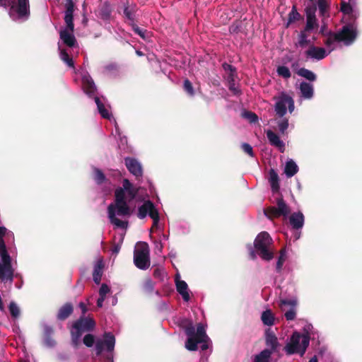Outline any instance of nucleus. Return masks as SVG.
<instances>
[{
  "label": "nucleus",
  "mask_w": 362,
  "mask_h": 362,
  "mask_svg": "<svg viewBox=\"0 0 362 362\" xmlns=\"http://www.w3.org/2000/svg\"><path fill=\"white\" fill-rule=\"evenodd\" d=\"M95 340L93 335L90 334H86L83 338V343L88 347H91L93 346Z\"/></svg>",
  "instance_id": "79ce46f5"
},
{
  "label": "nucleus",
  "mask_w": 362,
  "mask_h": 362,
  "mask_svg": "<svg viewBox=\"0 0 362 362\" xmlns=\"http://www.w3.org/2000/svg\"><path fill=\"white\" fill-rule=\"evenodd\" d=\"M242 149L244 151V152L247 153L250 156H251V157L254 156L252 147L250 144H246V143L243 144Z\"/></svg>",
  "instance_id": "09e8293b"
},
{
  "label": "nucleus",
  "mask_w": 362,
  "mask_h": 362,
  "mask_svg": "<svg viewBox=\"0 0 362 362\" xmlns=\"http://www.w3.org/2000/svg\"><path fill=\"white\" fill-rule=\"evenodd\" d=\"M13 233L0 226V281L3 283L11 284L13 279L14 268L9 255L13 251L11 248H7L6 246V244H13Z\"/></svg>",
  "instance_id": "7ed1b4c3"
},
{
  "label": "nucleus",
  "mask_w": 362,
  "mask_h": 362,
  "mask_svg": "<svg viewBox=\"0 0 362 362\" xmlns=\"http://www.w3.org/2000/svg\"><path fill=\"white\" fill-rule=\"evenodd\" d=\"M308 33L310 32L305 31V30L304 29L299 34L298 45L302 47L307 46L310 42V40L308 38Z\"/></svg>",
  "instance_id": "f704fd0d"
},
{
  "label": "nucleus",
  "mask_w": 362,
  "mask_h": 362,
  "mask_svg": "<svg viewBox=\"0 0 362 362\" xmlns=\"http://www.w3.org/2000/svg\"><path fill=\"white\" fill-rule=\"evenodd\" d=\"M45 343L47 346H52L54 345V341L49 337H47L45 338Z\"/></svg>",
  "instance_id": "6e6d98bb"
},
{
  "label": "nucleus",
  "mask_w": 362,
  "mask_h": 362,
  "mask_svg": "<svg viewBox=\"0 0 362 362\" xmlns=\"http://www.w3.org/2000/svg\"><path fill=\"white\" fill-rule=\"evenodd\" d=\"M298 74L310 81H314L316 79V75L311 71L301 68L298 71Z\"/></svg>",
  "instance_id": "72a5a7b5"
},
{
  "label": "nucleus",
  "mask_w": 362,
  "mask_h": 362,
  "mask_svg": "<svg viewBox=\"0 0 362 362\" xmlns=\"http://www.w3.org/2000/svg\"><path fill=\"white\" fill-rule=\"evenodd\" d=\"M45 333L47 335V337H49L52 333V329L49 326L45 327Z\"/></svg>",
  "instance_id": "bf43d9fd"
},
{
  "label": "nucleus",
  "mask_w": 362,
  "mask_h": 362,
  "mask_svg": "<svg viewBox=\"0 0 362 362\" xmlns=\"http://www.w3.org/2000/svg\"><path fill=\"white\" fill-rule=\"evenodd\" d=\"M223 66L226 71H230L228 76H230L231 74H233L234 76L235 70L233 69L232 66L227 64H224L223 65Z\"/></svg>",
  "instance_id": "5fc2aeb1"
},
{
  "label": "nucleus",
  "mask_w": 362,
  "mask_h": 362,
  "mask_svg": "<svg viewBox=\"0 0 362 362\" xmlns=\"http://www.w3.org/2000/svg\"><path fill=\"white\" fill-rule=\"evenodd\" d=\"M272 240L267 232L260 233L255 240V248L260 257L264 260H270L273 252L270 250Z\"/></svg>",
  "instance_id": "9d476101"
},
{
  "label": "nucleus",
  "mask_w": 362,
  "mask_h": 362,
  "mask_svg": "<svg viewBox=\"0 0 362 362\" xmlns=\"http://www.w3.org/2000/svg\"><path fill=\"white\" fill-rule=\"evenodd\" d=\"M272 351L268 349H264L259 354L255 356L253 362H269Z\"/></svg>",
  "instance_id": "c756f323"
},
{
  "label": "nucleus",
  "mask_w": 362,
  "mask_h": 362,
  "mask_svg": "<svg viewBox=\"0 0 362 362\" xmlns=\"http://www.w3.org/2000/svg\"><path fill=\"white\" fill-rule=\"evenodd\" d=\"M117 303V298L116 296H113L112 299V305H115Z\"/></svg>",
  "instance_id": "0e129e2a"
},
{
  "label": "nucleus",
  "mask_w": 362,
  "mask_h": 362,
  "mask_svg": "<svg viewBox=\"0 0 362 362\" xmlns=\"http://www.w3.org/2000/svg\"><path fill=\"white\" fill-rule=\"evenodd\" d=\"M261 320L264 325L272 326L275 322V316L270 309L262 312Z\"/></svg>",
  "instance_id": "cd10ccee"
},
{
  "label": "nucleus",
  "mask_w": 362,
  "mask_h": 362,
  "mask_svg": "<svg viewBox=\"0 0 362 362\" xmlns=\"http://www.w3.org/2000/svg\"><path fill=\"white\" fill-rule=\"evenodd\" d=\"M313 329V326L310 324H307L305 325L303 330L304 332L303 334H306L310 337V332Z\"/></svg>",
  "instance_id": "864d4df0"
},
{
  "label": "nucleus",
  "mask_w": 362,
  "mask_h": 362,
  "mask_svg": "<svg viewBox=\"0 0 362 362\" xmlns=\"http://www.w3.org/2000/svg\"><path fill=\"white\" fill-rule=\"evenodd\" d=\"M115 339L111 333H105L101 338H98L95 341V351L97 355L102 354L105 351V358L112 360L113 358L112 351L115 348Z\"/></svg>",
  "instance_id": "f8f14e48"
},
{
  "label": "nucleus",
  "mask_w": 362,
  "mask_h": 362,
  "mask_svg": "<svg viewBox=\"0 0 362 362\" xmlns=\"http://www.w3.org/2000/svg\"><path fill=\"white\" fill-rule=\"evenodd\" d=\"M341 11L343 13L342 21L344 25L337 34H331L327 37L325 44L328 52L322 47L310 46L305 52L307 57L321 60L336 48L337 42H342L344 45H349L355 40L357 36L355 21L358 17L359 12L356 8L344 1L341 2Z\"/></svg>",
  "instance_id": "f257e3e1"
},
{
  "label": "nucleus",
  "mask_w": 362,
  "mask_h": 362,
  "mask_svg": "<svg viewBox=\"0 0 362 362\" xmlns=\"http://www.w3.org/2000/svg\"><path fill=\"white\" fill-rule=\"evenodd\" d=\"M100 15L103 18L107 19L110 15V8L107 3H105L104 8L101 10Z\"/></svg>",
  "instance_id": "c03bdc74"
},
{
  "label": "nucleus",
  "mask_w": 362,
  "mask_h": 362,
  "mask_svg": "<svg viewBox=\"0 0 362 362\" xmlns=\"http://www.w3.org/2000/svg\"><path fill=\"white\" fill-rule=\"evenodd\" d=\"M175 281L177 292L185 302H188L190 299V296L187 283L180 279L179 274H176Z\"/></svg>",
  "instance_id": "a211bd4d"
},
{
  "label": "nucleus",
  "mask_w": 362,
  "mask_h": 362,
  "mask_svg": "<svg viewBox=\"0 0 362 362\" xmlns=\"http://www.w3.org/2000/svg\"><path fill=\"white\" fill-rule=\"evenodd\" d=\"M80 76L81 78L82 88L84 93L88 95L90 98H94L95 102L97 105L98 110L100 115L105 119H107L110 122L115 123V132L119 134V128L116 120L113 117L112 113L110 111V107L105 106L100 99L96 95V86L89 75V74L84 71L81 70L80 71Z\"/></svg>",
  "instance_id": "20e7f679"
},
{
  "label": "nucleus",
  "mask_w": 362,
  "mask_h": 362,
  "mask_svg": "<svg viewBox=\"0 0 362 362\" xmlns=\"http://www.w3.org/2000/svg\"><path fill=\"white\" fill-rule=\"evenodd\" d=\"M309 362H318L317 358L316 356L311 358L309 361Z\"/></svg>",
  "instance_id": "69168bd1"
},
{
  "label": "nucleus",
  "mask_w": 362,
  "mask_h": 362,
  "mask_svg": "<svg viewBox=\"0 0 362 362\" xmlns=\"http://www.w3.org/2000/svg\"><path fill=\"white\" fill-rule=\"evenodd\" d=\"M276 103L274 105V110L277 115L279 117H284L288 110L290 113L294 111V101L291 96L288 94L282 92L279 95L274 97Z\"/></svg>",
  "instance_id": "ddd939ff"
},
{
  "label": "nucleus",
  "mask_w": 362,
  "mask_h": 362,
  "mask_svg": "<svg viewBox=\"0 0 362 362\" xmlns=\"http://www.w3.org/2000/svg\"><path fill=\"white\" fill-rule=\"evenodd\" d=\"M278 127L281 133L284 134L288 127V121L287 119H282L278 122Z\"/></svg>",
  "instance_id": "37998d69"
},
{
  "label": "nucleus",
  "mask_w": 362,
  "mask_h": 362,
  "mask_svg": "<svg viewBox=\"0 0 362 362\" xmlns=\"http://www.w3.org/2000/svg\"><path fill=\"white\" fill-rule=\"evenodd\" d=\"M243 115L252 123L257 122L258 119L257 116L255 113L250 112H245Z\"/></svg>",
  "instance_id": "de8ad7c7"
},
{
  "label": "nucleus",
  "mask_w": 362,
  "mask_h": 362,
  "mask_svg": "<svg viewBox=\"0 0 362 362\" xmlns=\"http://www.w3.org/2000/svg\"><path fill=\"white\" fill-rule=\"evenodd\" d=\"M298 171V167L296 162H294L292 159L288 160L284 168V173L286 174V177H291L296 175Z\"/></svg>",
  "instance_id": "393cba45"
},
{
  "label": "nucleus",
  "mask_w": 362,
  "mask_h": 362,
  "mask_svg": "<svg viewBox=\"0 0 362 362\" xmlns=\"http://www.w3.org/2000/svg\"><path fill=\"white\" fill-rule=\"evenodd\" d=\"M95 325L94 320L91 318L81 317L76 321L71 328L73 345L77 346L80 344L82 334L93 329Z\"/></svg>",
  "instance_id": "1a4fd4ad"
},
{
  "label": "nucleus",
  "mask_w": 362,
  "mask_h": 362,
  "mask_svg": "<svg viewBox=\"0 0 362 362\" xmlns=\"http://www.w3.org/2000/svg\"><path fill=\"white\" fill-rule=\"evenodd\" d=\"M276 71L279 76L284 78H288L291 77V71L287 66H279L277 67Z\"/></svg>",
  "instance_id": "c9c22d12"
},
{
  "label": "nucleus",
  "mask_w": 362,
  "mask_h": 362,
  "mask_svg": "<svg viewBox=\"0 0 362 362\" xmlns=\"http://www.w3.org/2000/svg\"><path fill=\"white\" fill-rule=\"evenodd\" d=\"M137 191L127 179L123 180L122 187L115 190V201L109 205L107 214L110 223L116 228L124 230L127 228V221L122 218L130 215L127 201L133 199Z\"/></svg>",
  "instance_id": "f03ea898"
},
{
  "label": "nucleus",
  "mask_w": 362,
  "mask_h": 362,
  "mask_svg": "<svg viewBox=\"0 0 362 362\" xmlns=\"http://www.w3.org/2000/svg\"><path fill=\"white\" fill-rule=\"evenodd\" d=\"M266 344L269 348V350L272 351V353L276 351L279 345L276 337L269 330L266 332Z\"/></svg>",
  "instance_id": "5701e85b"
},
{
  "label": "nucleus",
  "mask_w": 362,
  "mask_h": 362,
  "mask_svg": "<svg viewBox=\"0 0 362 362\" xmlns=\"http://www.w3.org/2000/svg\"><path fill=\"white\" fill-rule=\"evenodd\" d=\"M124 13L125 14V16L128 18H131V13L130 12L128 11V8H124Z\"/></svg>",
  "instance_id": "680f3d73"
},
{
  "label": "nucleus",
  "mask_w": 362,
  "mask_h": 362,
  "mask_svg": "<svg viewBox=\"0 0 362 362\" xmlns=\"http://www.w3.org/2000/svg\"><path fill=\"white\" fill-rule=\"evenodd\" d=\"M300 18V14L297 12L295 6L292 8L291 11L288 14L287 26H288L291 23L295 22L298 20Z\"/></svg>",
  "instance_id": "e433bc0d"
},
{
  "label": "nucleus",
  "mask_w": 362,
  "mask_h": 362,
  "mask_svg": "<svg viewBox=\"0 0 362 362\" xmlns=\"http://www.w3.org/2000/svg\"><path fill=\"white\" fill-rule=\"evenodd\" d=\"M134 262L140 269L146 270L150 267L149 248L147 243L140 242L136 245Z\"/></svg>",
  "instance_id": "9b49d317"
},
{
  "label": "nucleus",
  "mask_w": 362,
  "mask_h": 362,
  "mask_svg": "<svg viewBox=\"0 0 362 362\" xmlns=\"http://www.w3.org/2000/svg\"><path fill=\"white\" fill-rule=\"evenodd\" d=\"M0 6L9 7V16L15 21H24L30 15L28 0H0Z\"/></svg>",
  "instance_id": "0eeeda50"
},
{
  "label": "nucleus",
  "mask_w": 362,
  "mask_h": 362,
  "mask_svg": "<svg viewBox=\"0 0 362 362\" xmlns=\"http://www.w3.org/2000/svg\"><path fill=\"white\" fill-rule=\"evenodd\" d=\"M300 232L296 231V232L295 233V234H294V238H295V240H296L299 239V238H300Z\"/></svg>",
  "instance_id": "e2e57ef3"
},
{
  "label": "nucleus",
  "mask_w": 362,
  "mask_h": 362,
  "mask_svg": "<svg viewBox=\"0 0 362 362\" xmlns=\"http://www.w3.org/2000/svg\"><path fill=\"white\" fill-rule=\"evenodd\" d=\"M125 235V231H122L118 234L119 235V243H122L124 238Z\"/></svg>",
  "instance_id": "052dcab7"
},
{
  "label": "nucleus",
  "mask_w": 362,
  "mask_h": 362,
  "mask_svg": "<svg viewBox=\"0 0 362 362\" xmlns=\"http://www.w3.org/2000/svg\"><path fill=\"white\" fill-rule=\"evenodd\" d=\"M78 306L81 308L83 315H84L88 310L87 308H86V305L84 303L81 302L79 303Z\"/></svg>",
  "instance_id": "4d7b16f0"
},
{
  "label": "nucleus",
  "mask_w": 362,
  "mask_h": 362,
  "mask_svg": "<svg viewBox=\"0 0 362 362\" xmlns=\"http://www.w3.org/2000/svg\"><path fill=\"white\" fill-rule=\"evenodd\" d=\"M58 49L59 51L60 59L69 67L74 68V63L71 57H69L68 50L62 49L60 42H58Z\"/></svg>",
  "instance_id": "a878e982"
},
{
  "label": "nucleus",
  "mask_w": 362,
  "mask_h": 362,
  "mask_svg": "<svg viewBox=\"0 0 362 362\" xmlns=\"http://www.w3.org/2000/svg\"><path fill=\"white\" fill-rule=\"evenodd\" d=\"M315 4L317 5L320 13L325 17L327 13V10L329 8V2L328 0H310V3L308 5H313Z\"/></svg>",
  "instance_id": "b1692460"
},
{
  "label": "nucleus",
  "mask_w": 362,
  "mask_h": 362,
  "mask_svg": "<svg viewBox=\"0 0 362 362\" xmlns=\"http://www.w3.org/2000/svg\"><path fill=\"white\" fill-rule=\"evenodd\" d=\"M317 8L318 7L315 4L308 5L305 8L306 25L304 28L305 31L311 32L318 27L317 20L315 16Z\"/></svg>",
  "instance_id": "dca6fc26"
},
{
  "label": "nucleus",
  "mask_w": 362,
  "mask_h": 362,
  "mask_svg": "<svg viewBox=\"0 0 362 362\" xmlns=\"http://www.w3.org/2000/svg\"><path fill=\"white\" fill-rule=\"evenodd\" d=\"M93 178L98 185L106 184L107 182L103 173L98 168L93 170Z\"/></svg>",
  "instance_id": "473e14b6"
},
{
  "label": "nucleus",
  "mask_w": 362,
  "mask_h": 362,
  "mask_svg": "<svg viewBox=\"0 0 362 362\" xmlns=\"http://www.w3.org/2000/svg\"><path fill=\"white\" fill-rule=\"evenodd\" d=\"M267 136L270 144L278 148L281 152L284 151V143L280 139L279 136L271 130L267 132Z\"/></svg>",
  "instance_id": "aec40b11"
},
{
  "label": "nucleus",
  "mask_w": 362,
  "mask_h": 362,
  "mask_svg": "<svg viewBox=\"0 0 362 362\" xmlns=\"http://www.w3.org/2000/svg\"><path fill=\"white\" fill-rule=\"evenodd\" d=\"M286 259V255L284 252H281L276 263V269L281 270L283 264Z\"/></svg>",
  "instance_id": "8fccbe9b"
},
{
  "label": "nucleus",
  "mask_w": 362,
  "mask_h": 362,
  "mask_svg": "<svg viewBox=\"0 0 362 362\" xmlns=\"http://www.w3.org/2000/svg\"><path fill=\"white\" fill-rule=\"evenodd\" d=\"M124 164L129 173L136 178L142 177V165L137 159L130 157L125 158Z\"/></svg>",
  "instance_id": "f3484780"
},
{
  "label": "nucleus",
  "mask_w": 362,
  "mask_h": 362,
  "mask_svg": "<svg viewBox=\"0 0 362 362\" xmlns=\"http://www.w3.org/2000/svg\"><path fill=\"white\" fill-rule=\"evenodd\" d=\"M121 245H122V243H120L119 242L117 243H115L113 247L111 249L112 252L113 254L117 255L119 252V250H120Z\"/></svg>",
  "instance_id": "603ef678"
},
{
  "label": "nucleus",
  "mask_w": 362,
  "mask_h": 362,
  "mask_svg": "<svg viewBox=\"0 0 362 362\" xmlns=\"http://www.w3.org/2000/svg\"><path fill=\"white\" fill-rule=\"evenodd\" d=\"M328 9H329V8ZM320 15L322 17V23H323V25L320 28V32L322 35H327L328 33H329V35H331L332 33H329L327 31L326 25H325V22H324L325 19L329 17V10H327V15L325 16V17H323L320 13Z\"/></svg>",
  "instance_id": "49530a36"
},
{
  "label": "nucleus",
  "mask_w": 362,
  "mask_h": 362,
  "mask_svg": "<svg viewBox=\"0 0 362 362\" xmlns=\"http://www.w3.org/2000/svg\"><path fill=\"white\" fill-rule=\"evenodd\" d=\"M228 83H229V89L233 92L234 94H238L239 93V90L238 87L235 86V82H234V76L231 74L230 76H228L227 78Z\"/></svg>",
  "instance_id": "ea45409f"
},
{
  "label": "nucleus",
  "mask_w": 362,
  "mask_h": 362,
  "mask_svg": "<svg viewBox=\"0 0 362 362\" xmlns=\"http://www.w3.org/2000/svg\"><path fill=\"white\" fill-rule=\"evenodd\" d=\"M284 313V316L287 320H293L296 316V308H291L289 309L286 310V311H283Z\"/></svg>",
  "instance_id": "4c0bfd02"
},
{
  "label": "nucleus",
  "mask_w": 362,
  "mask_h": 362,
  "mask_svg": "<svg viewBox=\"0 0 362 362\" xmlns=\"http://www.w3.org/2000/svg\"><path fill=\"white\" fill-rule=\"evenodd\" d=\"M136 54L139 55V56H142L143 55V53L139 50H137L136 52Z\"/></svg>",
  "instance_id": "338daca9"
},
{
  "label": "nucleus",
  "mask_w": 362,
  "mask_h": 362,
  "mask_svg": "<svg viewBox=\"0 0 362 362\" xmlns=\"http://www.w3.org/2000/svg\"><path fill=\"white\" fill-rule=\"evenodd\" d=\"M110 293V287L106 284H102L98 291L99 298L97 300V305L98 308L103 307L104 300Z\"/></svg>",
  "instance_id": "412c9836"
},
{
  "label": "nucleus",
  "mask_w": 362,
  "mask_h": 362,
  "mask_svg": "<svg viewBox=\"0 0 362 362\" xmlns=\"http://www.w3.org/2000/svg\"><path fill=\"white\" fill-rule=\"evenodd\" d=\"M134 30L135 31L136 33H137L143 39H146L147 37L146 36V30H142V29H141V28H139V27H136V26L134 27Z\"/></svg>",
  "instance_id": "3c124183"
},
{
  "label": "nucleus",
  "mask_w": 362,
  "mask_h": 362,
  "mask_svg": "<svg viewBox=\"0 0 362 362\" xmlns=\"http://www.w3.org/2000/svg\"><path fill=\"white\" fill-rule=\"evenodd\" d=\"M269 181L272 187V189L274 192H276L279 189V176L278 174L274 169H271L269 172Z\"/></svg>",
  "instance_id": "c85d7f7f"
},
{
  "label": "nucleus",
  "mask_w": 362,
  "mask_h": 362,
  "mask_svg": "<svg viewBox=\"0 0 362 362\" xmlns=\"http://www.w3.org/2000/svg\"><path fill=\"white\" fill-rule=\"evenodd\" d=\"M185 333L187 339L185 342V348L189 351H196L198 349V344H200L202 350H206L210 344V339L206 335V329L204 325L198 324L197 329L190 324L185 328Z\"/></svg>",
  "instance_id": "39448f33"
},
{
  "label": "nucleus",
  "mask_w": 362,
  "mask_h": 362,
  "mask_svg": "<svg viewBox=\"0 0 362 362\" xmlns=\"http://www.w3.org/2000/svg\"><path fill=\"white\" fill-rule=\"evenodd\" d=\"M20 362H28V361L26 360H21V361H20Z\"/></svg>",
  "instance_id": "774afa93"
},
{
  "label": "nucleus",
  "mask_w": 362,
  "mask_h": 362,
  "mask_svg": "<svg viewBox=\"0 0 362 362\" xmlns=\"http://www.w3.org/2000/svg\"><path fill=\"white\" fill-rule=\"evenodd\" d=\"M9 311H10V313L12 315V317H13L15 318L18 317L20 315L19 308L13 302H11L9 305Z\"/></svg>",
  "instance_id": "58836bf2"
},
{
  "label": "nucleus",
  "mask_w": 362,
  "mask_h": 362,
  "mask_svg": "<svg viewBox=\"0 0 362 362\" xmlns=\"http://www.w3.org/2000/svg\"><path fill=\"white\" fill-rule=\"evenodd\" d=\"M300 90L303 98L310 99L313 96V86L307 82L300 84Z\"/></svg>",
  "instance_id": "bb28decb"
},
{
  "label": "nucleus",
  "mask_w": 362,
  "mask_h": 362,
  "mask_svg": "<svg viewBox=\"0 0 362 362\" xmlns=\"http://www.w3.org/2000/svg\"><path fill=\"white\" fill-rule=\"evenodd\" d=\"M153 288L154 284L153 281L150 279H146L143 285L144 290L147 293H151L153 291Z\"/></svg>",
  "instance_id": "a19ab883"
},
{
  "label": "nucleus",
  "mask_w": 362,
  "mask_h": 362,
  "mask_svg": "<svg viewBox=\"0 0 362 362\" xmlns=\"http://www.w3.org/2000/svg\"><path fill=\"white\" fill-rule=\"evenodd\" d=\"M298 305V300L296 297L291 298H281L279 300V306L281 311H286V310L291 308H296Z\"/></svg>",
  "instance_id": "4be33fe9"
},
{
  "label": "nucleus",
  "mask_w": 362,
  "mask_h": 362,
  "mask_svg": "<svg viewBox=\"0 0 362 362\" xmlns=\"http://www.w3.org/2000/svg\"><path fill=\"white\" fill-rule=\"evenodd\" d=\"M248 250H250V257L252 259H255L256 258V254H255V250H253V248L252 247L251 245L248 246Z\"/></svg>",
  "instance_id": "13d9d810"
},
{
  "label": "nucleus",
  "mask_w": 362,
  "mask_h": 362,
  "mask_svg": "<svg viewBox=\"0 0 362 362\" xmlns=\"http://www.w3.org/2000/svg\"><path fill=\"white\" fill-rule=\"evenodd\" d=\"M103 261L101 259H100L95 264L93 274V281L97 284H98L101 280V276H102V274H103Z\"/></svg>",
  "instance_id": "7c9ffc66"
},
{
  "label": "nucleus",
  "mask_w": 362,
  "mask_h": 362,
  "mask_svg": "<svg viewBox=\"0 0 362 362\" xmlns=\"http://www.w3.org/2000/svg\"><path fill=\"white\" fill-rule=\"evenodd\" d=\"M290 211L287 204L280 198L277 200V206H272L265 211V214L270 218L283 216L287 217Z\"/></svg>",
  "instance_id": "2eb2a0df"
},
{
  "label": "nucleus",
  "mask_w": 362,
  "mask_h": 362,
  "mask_svg": "<svg viewBox=\"0 0 362 362\" xmlns=\"http://www.w3.org/2000/svg\"><path fill=\"white\" fill-rule=\"evenodd\" d=\"M148 215L153 221V227H157L160 221V216L158 210L151 201H146L138 210V217L141 219L144 218Z\"/></svg>",
  "instance_id": "4468645a"
},
{
  "label": "nucleus",
  "mask_w": 362,
  "mask_h": 362,
  "mask_svg": "<svg viewBox=\"0 0 362 362\" xmlns=\"http://www.w3.org/2000/svg\"><path fill=\"white\" fill-rule=\"evenodd\" d=\"M310 343V337L306 334H301L294 332L286 344L284 349L287 354H298L303 356Z\"/></svg>",
  "instance_id": "6e6552de"
},
{
  "label": "nucleus",
  "mask_w": 362,
  "mask_h": 362,
  "mask_svg": "<svg viewBox=\"0 0 362 362\" xmlns=\"http://www.w3.org/2000/svg\"><path fill=\"white\" fill-rule=\"evenodd\" d=\"M65 8L64 21L66 25L59 30V37L64 45L69 48H73L76 46V40L74 35L73 13L74 4L73 0H66Z\"/></svg>",
  "instance_id": "423d86ee"
},
{
  "label": "nucleus",
  "mask_w": 362,
  "mask_h": 362,
  "mask_svg": "<svg viewBox=\"0 0 362 362\" xmlns=\"http://www.w3.org/2000/svg\"><path fill=\"white\" fill-rule=\"evenodd\" d=\"M73 312V307L70 303H66L63 305L59 310L58 318L64 320L67 318Z\"/></svg>",
  "instance_id": "2f4dec72"
},
{
  "label": "nucleus",
  "mask_w": 362,
  "mask_h": 362,
  "mask_svg": "<svg viewBox=\"0 0 362 362\" xmlns=\"http://www.w3.org/2000/svg\"><path fill=\"white\" fill-rule=\"evenodd\" d=\"M184 88H185V91L189 95H194V89H193L192 85L191 82L189 80H187V79H186L184 81Z\"/></svg>",
  "instance_id": "a18cd8bd"
},
{
  "label": "nucleus",
  "mask_w": 362,
  "mask_h": 362,
  "mask_svg": "<svg viewBox=\"0 0 362 362\" xmlns=\"http://www.w3.org/2000/svg\"><path fill=\"white\" fill-rule=\"evenodd\" d=\"M289 222L293 229L299 230L304 225V216L300 211L293 213L289 217Z\"/></svg>",
  "instance_id": "6ab92c4d"
}]
</instances>
